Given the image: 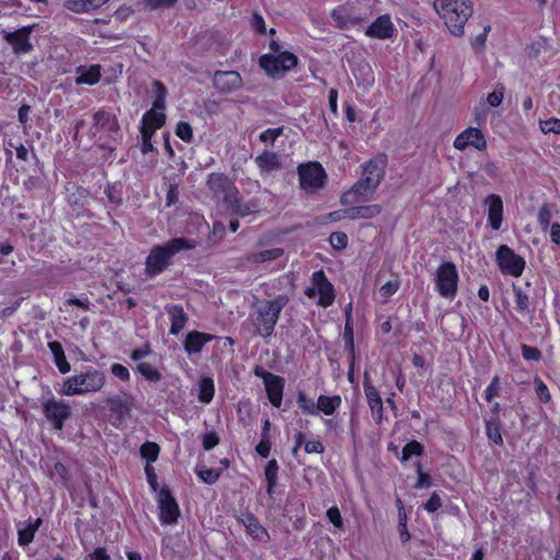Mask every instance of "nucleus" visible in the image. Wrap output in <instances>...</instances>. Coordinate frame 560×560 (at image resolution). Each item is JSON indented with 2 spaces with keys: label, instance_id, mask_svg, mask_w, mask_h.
I'll return each instance as SVG.
<instances>
[{
  "label": "nucleus",
  "instance_id": "7",
  "mask_svg": "<svg viewBox=\"0 0 560 560\" xmlns=\"http://www.w3.org/2000/svg\"><path fill=\"white\" fill-rule=\"evenodd\" d=\"M459 276L453 261H443L434 275L436 292L445 299H454L458 290Z\"/></svg>",
  "mask_w": 560,
  "mask_h": 560
},
{
  "label": "nucleus",
  "instance_id": "26",
  "mask_svg": "<svg viewBox=\"0 0 560 560\" xmlns=\"http://www.w3.org/2000/svg\"><path fill=\"white\" fill-rule=\"evenodd\" d=\"M171 320L170 334L178 335L188 322V315L179 304H171L165 307Z\"/></svg>",
  "mask_w": 560,
  "mask_h": 560
},
{
  "label": "nucleus",
  "instance_id": "9",
  "mask_svg": "<svg viewBox=\"0 0 560 560\" xmlns=\"http://www.w3.org/2000/svg\"><path fill=\"white\" fill-rule=\"evenodd\" d=\"M495 262L504 276L518 278L523 275L526 261L524 257L516 254L510 246L499 245L495 252Z\"/></svg>",
  "mask_w": 560,
  "mask_h": 560
},
{
  "label": "nucleus",
  "instance_id": "44",
  "mask_svg": "<svg viewBox=\"0 0 560 560\" xmlns=\"http://www.w3.org/2000/svg\"><path fill=\"white\" fill-rule=\"evenodd\" d=\"M486 434L487 438L495 445H503V439L501 434L500 424L497 420L486 421Z\"/></svg>",
  "mask_w": 560,
  "mask_h": 560
},
{
  "label": "nucleus",
  "instance_id": "43",
  "mask_svg": "<svg viewBox=\"0 0 560 560\" xmlns=\"http://www.w3.org/2000/svg\"><path fill=\"white\" fill-rule=\"evenodd\" d=\"M9 144L15 149V155H16L18 160L26 162V163L30 162L31 160H34L36 163L39 162L38 156H37L33 145H30V148H27L23 143L13 145V143L10 142Z\"/></svg>",
  "mask_w": 560,
  "mask_h": 560
},
{
  "label": "nucleus",
  "instance_id": "49",
  "mask_svg": "<svg viewBox=\"0 0 560 560\" xmlns=\"http://www.w3.org/2000/svg\"><path fill=\"white\" fill-rule=\"evenodd\" d=\"M175 135L186 143H191L194 140L192 127L187 121H179L176 125Z\"/></svg>",
  "mask_w": 560,
  "mask_h": 560
},
{
  "label": "nucleus",
  "instance_id": "14",
  "mask_svg": "<svg viewBox=\"0 0 560 560\" xmlns=\"http://www.w3.org/2000/svg\"><path fill=\"white\" fill-rule=\"evenodd\" d=\"M106 405L110 412V416L116 422H124L131 413L135 405V399L131 394L122 392L118 395H113L106 399Z\"/></svg>",
  "mask_w": 560,
  "mask_h": 560
},
{
  "label": "nucleus",
  "instance_id": "5",
  "mask_svg": "<svg viewBox=\"0 0 560 560\" xmlns=\"http://www.w3.org/2000/svg\"><path fill=\"white\" fill-rule=\"evenodd\" d=\"M304 294L308 299H314L318 295L316 304L323 308L331 306L336 300L335 287L323 269L316 270L312 273L311 285L305 288Z\"/></svg>",
  "mask_w": 560,
  "mask_h": 560
},
{
  "label": "nucleus",
  "instance_id": "50",
  "mask_svg": "<svg viewBox=\"0 0 560 560\" xmlns=\"http://www.w3.org/2000/svg\"><path fill=\"white\" fill-rule=\"evenodd\" d=\"M153 85L155 88V100L153 102V106L160 109H165L167 90L161 81H154Z\"/></svg>",
  "mask_w": 560,
  "mask_h": 560
},
{
  "label": "nucleus",
  "instance_id": "54",
  "mask_svg": "<svg viewBox=\"0 0 560 560\" xmlns=\"http://www.w3.org/2000/svg\"><path fill=\"white\" fill-rule=\"evenodd\" d=\"M417 470V482L415 483L416 489H425L432 486V479L430 474L422 470V466L420 462L416 463Z\"/></svg>",
  "mask_w": 560,
  "mask_h": 560
},
{
  "label": "nucleus",
  "instance_id": "52",
  "mask_svg": "<svg viewBox=\"0 0 560 560\" xmlns=\"http://www.w3.org/2000/svg\"><path fill=\"white\" fill-rule=\"evenodd\" d=\"M551 219H552V213H551L550 206L548 203H544L539 208L538 214H537V220H538V223L542 231H547V229L550 228V225L552 224Z\"/></svg>",
  "mask_w": 560,
  "mask_h": 560
},
{
  "label": "nucleus",
  "instance_id": "21",
  "mask_svg": "<svg viewBox=\"0 0 560 560\" xmlns=\"http://www.w3.org/2000/svg\"><path fill=\"white\" fill-rule=\"evenodd\" d=\"M396 28L389 14L377 16L365 30V35L370 38L386 40L395 36Z\"/></svg>",
  "mask_w": 560,
  "mask_h": 560
},
{
  "label": "nucleus",
  "instance_id": "60",
  "mask_svg": "<svg viewBox=\"0 0 560 560\" xmlns=\"http://www.w3.org/2000/svg\"><path fill=\"white\" fill-rule=\"evenodd\" d=\"M283 131H284L283 126L278 127V128H268L265 131H262L258 138L261 142L273 143L277 138H279L280 136L283 135Z\"/></svg>",
  "mask_w": 560,
  "mask_h": 560
},
{
  "label": "nucleus",
  "instance_id": "12",
  "mask_svg": "<svg viewBox=\"0 0 560 560\" xmlns=\"http://www.w3.org/2000/svg\"><path fill=\"white\" fill-rule=\"evenodd\" d=\"M35 24L22 26L13 32H2V38L12 47L18 56L26 55L33 51L34 46L31 42V35Z\"/></svg>",
  "mask_w": 560,
  "mask_h": 560
},
{
  "label": "nucleus",
  "instance_id": "2",
  "mask_svg": "<svg viewBox=\"0 0 560 560\" xmlns=\"http://www.w3.org/2000/svg\"><path fill=\"white\" fill-rule=\"evenodd\" d=\"M194 247V241L186 237H174L162 245H154L144 261L145 276L152 279L163 273L172 265L176 254Z\"/></svg>",
  "mask_w": 560,
  "mask_h": 560
},
{
  "label": "nucleus",
  "instance_id": "38",
  "mask_svg": "<svg viewBox=\"0 0 560 560\" xmlns=\"http://www.w3.org/2000/svg\"><path fill=\"white\" fill-rule=\"evenodd\" d=\"M278 471L279 465L277 459L272 458L268 460L265 467V478L267 481L266 492L269 497H272V494L275 493V488L277 487L278 481Z\"/></svg>",
  "mask_w": 560,
  "mask_h": 560
},
{
  "label": "nucleus",
  "instance_id": "29",
  "mask_svg": "<svg viewBox=\"0 0 560 560\" xmlns=\"http://www.w3.org/2000/svg\"><path fill=\"white\" fill-rule=\"evenodd\" d=\"M382 212V206L374 203L368 206H350L347 208L348 219L360 220V219H373Z\"/></svg>",
  "mask_w": 560,
  "mask_h": 560
},
{
  "label": "nucleus",
  "instance_id": "62",
  "mask_svg": "<svg viewBox=\"0 0 560 560\" xmlns=\"http://www.w3.org/2000/svg\"><path fill=\"white\" fill-rule=\"evenodd\" d=\"M442 508V500L440 494L434 491L431 493L429 500L423 503V509L429 513H434Z\"/></svg>",
  "mask_w": 560,
  "mask_h": 560
},
{
  "label": "nucleus",
  "instance_id": "41",
  "mask_svg": "<svg viewBox=\"0 0 560 560\" xmlns=\"http://www.w3.org/2000/svg\"><path fill=\"white\" fill-rule=\"evenodd\" d=\"M512 292L514 295L515 301V310L521 313L525 314L529 312V296L527 293H525L521 287L513 284L512 285Z\"/></svg>",
  "mask_w": 560,
  "mask_h": 560
},
{
  "label": "nucleus",
  "instance_id": "32",
  "mask_svg": "<svg viewBox=\"0 0 560 560\" xmlns=\"http://www.w3.org/2000/svg\"><path fill=\"white\" fill-rule=\"evenodd\" d=\"M48 348L54 357V362L61 374H67L71 370V365L66 358L62 345L57 341H49Z\"/></svg>",
  "mask_w": 560,
  "mask_h": 560
},
{
  "label": "nucleus",
  "instance_id": "56",
  "mask_svg": "<svg viewBox=\"0 0 560 560\" xmlns=\"http://www.w3.org/2000/svg\"><path fill=\"white\" fill-rule=\"evenodd\" d=\"M539 127L542 133H555L560 136V119L551 117L547 120H541Z\"/></svg>",
  "mask_w": 560,
  "mask_h": 560
},
{
  "label": "nucleus",
  "instance_id": "30",
  "mask_svg": "<svg viewBox=\"0 0 560 560\" xmlns=\"http://www.w3.org/2000/svg\"><path fill=\"white\" fill-rule=\"evenodd\" d=\"M42 524L43 520L40 517L30 518L23 528H18V545L20 547L28 546L34 540L35 534Z\"/></svg>",
  "mask_w": 560,
  "mask_h": 560
},
{
  "label": "nucleus",
  "instance_id": "61",
  "mask_svg": "<svg viewBox=\"0 0 560 560\" xmlns=\"http://www.w3.org/2000/svg\"><path fill=\"white\" fill-rule=\"evenodd\" d=\"M326 516L335 527L339 529L343 527V520L338 506H330L326 512Z\"/></svg>",
  "mask_w": 560,
  "mask_h": 560
},
{
  "label": "nucleus",
  "instance_id": "40",
  "mask_svg": "<svg viewBox=\"0 0 560 560\" xmlns=\"http://www.w3.org/2000/svg\"><path fill=\"white\" fill-rule=\"evenodd\" d=\"M160 445L155 442L145 441L140 446V456L145 459L147 464L152 465L156 462L160 455Z\"/></svg>",
  "mask_w": 560,
  "mask_h": 560
},
{
  "label": "nucleus",
  "instance_id": "47",
  "mask_svg": "<svg viewBox=\"0 0 560 560\" xmlns=\"http://www.w3.org/2000/svg\"><path fill=\"white\" fill-rule=\"evenodd\" d=\"M533 384H534V389H535L537 399L541 404L550 402L551 394H550V390H549L548 386L546 385V383L539 376H535L533 380Z\"/></svg>",
  "mask_w": 560,
  "mask_h": 560
},
{
  "label": "nucleus",
  "instance_id": "18",
  "mask_svg": "<svg viewBox=\"0 0 560 560\" xmlns=\"http://www.w3.org/2000/svg\"><path fill=\"white\" fill-rule=\"evenodd\" d=\"M363 389L374 422L382 424L384 419V402L378 389L372 384L371 377L366 372L363 377Z\"/></svg>",
  "mask_w": 560,
  "mask_h": 560
},
{
  "label": "nucleus",
  "instance_id": "46",
  "mask_svg": "<svg viewBox=\"0 0 560 560\" xmlns=\"http://www.w3.org/2000/svg\"><path fill=\"white\" fill-rule=\"evenodd\" d=\"M196 475L207 485H214L220 476L221 470L208 467H197L195 469Z\"/></svg>",
  "mask_w": 560,
  "mask_h": 560
},
{
  "label": "nucleus",
  "instance_id": "4",
  "mask_svg": "<svg viewBox=\"0 0 560 560\" xmlns=\"http://www.w3.org/2000/svg\"><path fill=\"white\" fill-rule=\"evenodd\" d=\"M106 383L103 371L89 366L84 372L67 377L60 390L65 396L86 395L100 392Z\"/></svg>",
  "mask_w": 560,
  "mask_h": 560
},
{
  "label": "nucleus",
  "instance_id": "39",
  "mask_svg": "<svg viewBox=\"0 0 560 560\" xmlns=\"http://www.w3.org/2000/svg\"><path fill=\"white\" fill-rule=\"evenodd\" d=\"M296 406L304 415H317V401L315 402L304 390L299 389L296 392Z\"/></svg>",
  "mask_w": 560,
  "mask_h": 560
},
{
  "label": "nucleus",
  "instance_id": "1",
  "mask_svg": "<svg viewBox=\"0 0 560 560\" xmlns=\"http://www.w3.org/2000/svg\"><path fill=\"white\" fill-rule=\"evenodd\" d=\"M288 303L289 296L287 294H279L271 300L257 299L252 304L247 317L254 334L262 339L270 338L275 332L280 314Z\"/></svg>",
  "mask_w": 560,
  "mask_h": 560
},
{
  "label": "nucleus",
  "instance_id": "53",
  "mask_svg": "<svg viewBox=\"0 0 560 560\" xmlns=\"http://www.w3.org/2000/svg\"><path fill=\"white\" fill-rule=\"evenodd\" d=\"M348 235L345 232H332L329 236V244L336 250H342L348 246Z\"/></svg>",
  "mask_w": 560,
  "mask_h": 560
},
{
  "label": "nucleus",
  "instance_id": "57",
  "mask_svg": "<svg viewBox=\"0 0 560 560\" xmlns=\"http://www.w3.org/2000/svg\"><path fill=\"white\" fill-rule=\"evenodd\" d=\"M521 351H522V357L526 361L538 362L542 358L541 351L538 348L533 347V346H528V345L523 343L521 346Z\"/></svg>",
  "mask_w": 560,
  "mask_h": 560
},
{
  "label": "nucleus",
  "instance_id": "45",
  "mask_svg": "<svg viewBox=\"0 0 560 560\" xmlns=\"http://www.w3.org/2000/svg\"><path fill=\"white\" fill-rule=\"evenodd\" d=\"M137 371L149 382H159L162 378L161 372L148 362L139 363Z\"/></svg>",
  "mask_w": 560,
  "mask_h": 560
},
{
  "label": "nucleus",
  "instance_id": "13",
  "mask_svg": "<svg viewBox=\"0 0 560 560\" xmlns=\"http://www.w3.org/2000/svg\"><path fill=\"white\" fill-rule=\"evenodd\" d=\"M388 158L386 153H378L362 165V175L365 183L372 184L374 187L380 186L385 177Z\"/></svg>",
  "mask_w": 560,
  "mask_h": 560
},
{
  "label": "nucleus",
  "instance_id": "64",
  "mask_svg": "<svg viewBox=\"0 0 560 560\" xmlns=\"http://www.w3.org/2000/svg\"><path fill=\"white\" fill-rule=\"evenodd\" d=\"M110 372L112 374L120 380L121 382H128L130 380V372L129 370L120 364V363H114L110 365Z\"/></svg>",
  "mask_w": 560,
  "mask_h": 560
},
{
  "label": "nucleus",
  "instance_id": "11",
  "mask_svg": "<svg viewBox=\"0 0 560 560\" xmlns=\"http://www.w3.org/2000/svg\"><path fill=\"white\" fill-rule=\"evenodd\" d=\"M159 521L162 525L177 523L180 510L168 486H163L158 492Z\"/></svg>",
  "mask_w": 560,
  "mask_h": 560
},
{
  "label": "nucleus",
  "instance_id": "59",
  "mask_svg": "<svg viewBox=\"0 0 560 560\" xmlns=\"http://www.w3.org/2000/svg\"><path fill=\"white\" fill-rule=\"evenodd\" d=\"M202 447L205 451H211L220 443V438L217 432H206L201 438Z\"/></svg>",
  "mask_w": 560,
  "mask_h": 560
},
{
  "label": "nucleus",
  "instance_id": "63",
  "mask_svg": "<svg viewBox=\"0 0 560 560\" xmlns=\"http://www.w3.org/2000/svg\"><path fill=\"white\" fill-rule=\"evenodd\" d=\"M250 26L252 28L260 34V35H264L266 34L267 32V28H266V23H265V20H264V16L258 13V12H254L252 14V18H250Z\"/></svg>",
  "mask_w": 560,
  "mask_h": 560
},
{
  "label": "nucleus",
  "instance_id": "58",
  "mask_svg": "<svg viewBox=\"0 0 560 560\" xmlns=\"http://www.w3.org/2000/svg\"><path fill=\"white\" fill-rule=\"evenodd\" d=\"M66 8L74 13L93 11V8H90L88 0H68L66 2Z\"/></svg>",
  "mask_w": 560,
  "mask_h": 560
},
{
  "label": "nucleus",
  "instance_id": "33",
  "mask_svg": "<svg viewBox=\"0 0 560 560\" xmlns=\"http://www.w3.org/2000/svg\"><path fill=\"white\" fill-rule=\"evenodd\" d=\"M341 404L340 395L327 396L322 394L317 398V412L320 411L325 416H332L340 408Z\"/></svg>",
  "mask_w": 560,
  "mask_h": 560
},
{
  "label": "nucleus",
  "instance_id": "16",
  "mask_svg": "<svg viewBox=\"0 0 560 560\" xmlns=\"http://www.w3.org/2000/svg\"><path fill=\"white\" fill-rule=\"evenodd\" d=\"M207 185L213 196L223 203L230 200L234 194H238L237 187L223 173H210L208 175Z\"/></svg>",
  "mask_w": 560,
  "mask_h": 560
},
{
  "label": "nucleus",
  "instance_id": "28",
  "mask_svg": "<svg viewBox=\"0 0 560 560\" xmlns=\"http://www.w3.org/2000/svg\"><path fill=\"white\" fill-rule=\"evenodd\" d=\"M284 378L280 375L273 377L269 383L265 385V390L270 404L280 408L283 399Z\"/></svg>",
  "mask_w": 560,
  "mask_h": 560
},
{
  "label": "nucleus",
  "instance_id": "36",
  "mask_svg": "<svg viewBox=\"0 0 560 560\" xmlns=\"http://www.w3.org/2000/svg\"><path fill=\"white\" fill-rule=\"evenodd\" d=\"M255 163L262 172H271L280 167L278 154L268 150L257 155Z\"/></svg>",
  "mask_w": 560,
  "mask_h": 560
},
{
  "label": "nucleus",
  "instance_id": "23",
  "mask_svg": "<svg viewBox=\"0 0 560 560\" xmlns=\"http://www.w3.org/2000/svg\"><path fill=\"white\" fill-rule=\"evenodd\" d=\"M237 522L244 525L247 535L254 540L260 542H268L270 540V535L267 528L260 524L258 517L254 513L249 511L242 513V515L237 517Z\"/></svg>",
  "mask_w": 560,
  "mask_h": 560
},
{
  "label": "nucleus",
  "instance_id": "34",
  "mask_svg": "<svg viewBox=\"0 0 560 560\" xmlns=\"http://www.w3.org/2000/svg\"><path fill=\"white\" fill-rule=\"evenodd\" d=\"M240 192L234 194L230 200H226L224 203L226 209L230 210L232 213L246 217L253 212H255L256 205L254 202H243L240 198Z\"/></svg>",
  "mask_w": 560,
  "mask_h": 560
},
{
  "label": "nucleus",
  "instance_id": "27",
  "mask_svg": "<svg viewBox=\"0 0 560 560\" xmlns=\"http://www.w3.org/2000/svg\"><path fill=\"white\" fill-rule=\"evenodd\" d=\"M93 119L98 130L117 132L120 129L116 115L110 112L100 109L93 115Z\"/></svg>",
  "mask_w": 560,
  "mask_h": 560
},
{
  "label": "nucleus",
  "instance_id": "37",
  "mask_svg": "<svg viewBox=\"0 0 560 560\" xmlns=\"http://www.w3.org/2000/svg\"><path fill=\"white\" fill-rule=\"evenodd\" d=\"M215 394L213 378L203 376L198 382V400L202 404H210Z\"/></svg>",
  "mask_w": 560,
  "mask_h": 560
},
{
  "label": "nucleus",
  "instance_id": "6",
  "mask_svg": "<svg viewBox=\"0 0 560 560\" xmlns=\"http://www.w3.org/2000/svg\"><path fill=\"white\" fill-rule=\"evenodd\" d=\"M40 407L43 416L56 431L63 430L65 423L72 416L70 404L63 399L56 398L54 395L43 398Z\"/></svg>",
  "mask_w": 560,
  "mask_h": 560
},
{
  "label": "nucleus",
  "instance_id": "42",
  "mask_svg": "<svg viewBox=\"0 0 560 560\" xmlns=\"http://www.w3.org/2000/svg\"><path fill=\"white\" fill-rule=\"evenodd\" d=\"M424 454V446L416 441H409L406 443L401 450V456L399 457L400 462H408L411 456H422Z\"/></svg>",
  "mask_w": 560,
  "mask_h": 560
},
{
  "label": "nucleus",
  "instance_id": "8",
  "mask_svg": "<svg viewBox=\"0 0 560 560\" xmlns=\"http://www.w3.org/2000/svg\"><path fill=\"white\" fill-rule=\"evenodd\" d=\"M298 57L288 50L278 55L265 54L259 57V67L270 77L284 74L298 66Z\"/></svg>",
  "mask_w": 560,
  "mask_h": 560
},
{
  "label": "nucleus",
  "instance_id": "10",
  "mask_svg": "<svg viewBox=\"0 0 560 560\" xmlns=\"http://www.w3.org/2000/svg\"><path fill=\"white\" fill-rule=\"evenodd\" d=\"M298 175L301 189L313 191L324 187L327 174L323 165L317 162H307L298 166Z\"/></svg>",
  "mask_w": 560,
  "mask_h": 560
},
{
  "label": "nucleus",
  "instance_id": "25",
  "mask_svg": "<svg viewBox=\"0 0 560 560\" xmlns=\"http://www.w3.org/2000/svg\"><path fill=\"white\" fill-rule=\"evenodd\" d=\"M217 336L198 331V330H191L186 335L185 341H184V349L185 351L190 354H196L202 351L203 347L214 340Z\"/></svg>",
  "mask_w": 560,
  "mask_h": 560
},
{
  "label": "nucleus",
  "instance_id": "35",
  "mask_svg": "<svg viewBox=\"0 0 560 560\" xmlns=\"http://www.w3.org/2000/svg\"><path fill=\"white\" fill-rule=\"evenodd\" d=\"M283 254H284L283 248L275 247V248L265 249V250H261V252L248 254L247 257H246V260L252 262V264L259 265V264H262V262L277 260L280 257H282Z\"/></svg>",
  "mask_w": 560,
  "mask_h": 560
},
{
  "label": "nucleus",
  "instance_id": "48",
  "mask_svg": "<svg viewBox=\"0 0 560 560\" xmlns=\"http://www.w3.org/2000/svg\"><path fill=\"white\" fill-rule=\"evenodd\" d=\"M490 30H491L490 24L486 23L482 26V32L480 34H478L477 36H475L474 38H471L470 45H471V48L475 50V52L483 51Z\"/></svg>",
  "mask_w": 560,
  "mask_h": 560
},
{
  "label": "nucleus",
  "instance_id": "20",
  "mask_svg": "<svg viewBox=\"0 0 560 560\" xmlns=\"http://www.w3.org/2000/svg\"><path fill=\"white\" fill-rule=\"evenodd\" d=\"M487 208V223L493 231H499L503 223V201L500 195L489 194L483 199Z\"/></svg>",
  "mask_w": 560,
  "mask_h": 560
},
{
  "label": "nucleus",
  "instance_id": "51",
  "mask_svg": "<svg viewBox=\"0 0 560 560\" xmlns=\"http://www.w3.org/2000/svg\"><path fill=\"white\" fill-rule=\"evenodd\" d=\"M500 396V376L494 375L490 384L483 392V398L487 402H492V400Z\"/></svg>",
  "mask_w": 560,
  "mask_h": 560
},
{
  "label": "nucleus",
  "instance_id": "15",
  "mask_svg": "<svg viewBox=\"0 0 560 560\" xmlns=\"http://www.w3.org/2000/svg\"><path fill=\"white\" fill-rule=\"evenodd\" d=\"M453 147L458 151L474 148L477 151L487 150V140L480 128L467 127L454 139Z\"/></svg>",
  "mask_w": 560,
  "mask_h": 560
},
{
  "label": "nucleus",
  "instance_id": "31",
  "mask_svg": "<svg viewBox=\"0 0 560 560\" xmlns=\"http://www.w3.org/2000/svg\"><path fill=\"white\" fill-rule=\"evenodd\" d=\"M101 66L100 65H91L89 68L85 67H79L77 69V72L79 75L75 78V83L78 85L80 84H88V85H95L100 82L102 73H101Z\"/></svg>",
  "mask_w": 560,
  "mask_h": 560
},
{
  "label": "nucleus",
  "instance_id": "17",
  "mask_svg": "<svg viewBox=\"0 0 560 560\" xmlns=\"http://www.w3.org/2000/svg\"><path fill=\"white\" fill-rule=\"evenodd\" d=\"M377 187H374L370 183H365L363 177L340 197V202L343 206H353L365 202L376 191Z\"/></svg>",
  "mask_w": 560,
  "mask_h": 560
},
{
  "label": "nucleus",
  "instance_id": "24",
  "mask_svg": "<svg viewBox=\"0 0 560 560\" xmlns=\"http://www.w3.org/2000/svg\"><path fill=\"white\" fill-rule=\"evenodd\" d=\"M164 112L165 109L152 105V108L147 110L141 118L140 131L155 133L156 130L161 129L166 121Z\"/></svg>",
  "mask_w": 560,
  "mask_h": 560
},
{
  "label": "nucleus",
  "instance_id": "55",
  "mask_svg": "<svg viewBox=\"0 0 560 560\" xmlns=\"http://www.w3.org/2000/svg\"><path fill=\"white\" fill-rule=\"evenodd\" d=\"M504 91H505L504 85L502 83H498L494 88V91L487 95V103L491 107L500 106V104L502 103V101L504 98Z\"/></svg>",
  "mask_w": 560,
  "mask_h": 560
},
{
  "label": "nucleus",
  "instance_id": "19",
  "mask_svg": "<svg viewBox=\"0 0 560 560\" xmlns=\"http://www.w3.org/2000/svg\"><path fill=\"white\" fill-rule=\"evenodd\" d=\"M330 16L335 22V26L339 30H349L365 22L366 16L352 12V7L349 4H340L334 8Z\"/></svg>",
  "mask_w": 560,
  "mask_h": 560
},
{
  "label": "nucleus",
  "instance_id": "22",
  "mask_svg": "<svg viewBox=\"0 0 560 560\" xmlns=\"http://www.w3.org/2000/svg\"><path fill=\"white\" fill-rule=\"evenodd\" d=\"M213 85L220 93L230 94L242 88L243 79L237 71L218 70L213 75Z\"/></svg>",
  "mask_w": 560,
  "mask_h": 560
},
{
  "label": "nucleus",
  "instance_id": "3",
  "mask_svg": "<svg viewBox=\"0 0 560 560\" xmlns=\"http://www.w3.org/2000/svg\"><path fill=\"white\" fill-rule=\"evenodd\" d=\"M433 7L452 35H464L465 25L474 11L470 0H436Z\"/></svg>",
  "mask_w": 560,
  "mask_h": 560
}]
</instances>
